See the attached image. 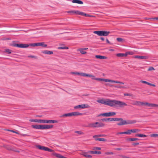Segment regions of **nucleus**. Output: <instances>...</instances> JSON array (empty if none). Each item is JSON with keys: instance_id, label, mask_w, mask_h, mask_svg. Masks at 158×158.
I'll list each match as a JSON object with an SVG mask.
<instances>
[{"instance_id": "nucleus-1", "label": "nucleus", "mask_w": 158, "mask_h": 158, "mask_svg": "<svg viewBox=\"0 0 158 158\" xmlns=\"http://www.w3.org/2000/svg\"><path fill=\"white\" fill-rule=\"evenodd\" d=\"M98 102L108 105L111 107H115L118 106L120 107H122L123 106H127V105L125 102L120 101L116 100H111L107 99L104 100L103 99L97 100Z\"/></svg>"}, {"instance_id": "nucleus-2", "label": "nucleus", "mask_w": 158, "mask_h": 158, "mask_svg": "<svg viewBox=\"0 0 158 158\" xmlns=\"http://www.w3.org/2000/svg\"><path fill=\"white\" fill-rule=\"evenodd\" d=\"M118 119H119V120H116V121H121L120 122L118 123L117 124L119 126H121L126 124H131L132 123H135L136 121H132L128 120L127 121L123 120V119L122 118H117Z\"/></svg>"}, {"instance_id": "nucleus-3", "label": "nucleus", "mask_w": 158, "mask_h": 158, "mask_svg": "<svg viewBox=\"0 0 158 158\" xmlns=\"http://www.w3.org/2000/svg\"><path fill=\"white\" fill-rule=\"evenodd\" d=\"M100 81H103L106 82H109L111 83H116L118 84H120L123 85L124 84V83L123 82L119 81H115L112 80L106 79L104 78H96V80Z\"/></svg>"}, {"instance_id": "nucleus-4", "label": "nucleus", "mask_w": 158, "mask_h": 158, "mask_svg": "<svg viewBox=\"0 0 158 158\" xmlns=\"http://www.w3.org/2000/svg\"><path fill=\"white\" fill-rule=\"evenodd\" d=\"M104 126L105 124L102 122H96L89 124L88 127H89L98 128L103 127Z\"/></svg>"}, {"instance_id": "nucleus-5", "label": "nucleus", "mask_w": 158, "mask_h": 158, "mask_svg": "<svg viewBox=\"0 0 158 158\" xmlns=\"http://www.w3.org/2000/svg\"><path fill=\"white\" fill-rule=\"evenodd\" d=\"M110 33V31H94V33L97 34L98 36H107Z\"/></svg>"}, {"instance_id": "nucleus-6", "label": "nucleus", "mask_w": 158, "mask_h": 158, "mask_svg": "<svg viewBox=\"0 0 158 158\" xmlns=\"http://www.w3.org/2000/svg\"><path fill=\"white\" fill-rule=\"evenodd\" d=\"M90 107V106L87 104L79 105L74 106L75 109H81Z\"/></svg>"}, {"instance_id": "nucleus-7", "label": "nucleus", "mask_w": 158, "mask_h": 158, "mask_svg": "<svg viewBox=\"0 0 158 158\" xmlns=\"http://www.w3.org/2000/svg\"><path fill=\"white\" fill-rule=\"evenodd\" d=\"M12 46L14 47L23 48H27L29 46V45L23 44L14 43L12 44Z\"/></svg>"}, {"instance_id": "nucleus-8", "label": "nucleus", "mask_w": 158, "mask_h": 158, "mask_svg": "<svg viewBox=\"0 0 158 158\" xmlns=\"http://www.w3.org/2000/svg\"><path fill=\"white\" fill-rule=\"evenodd\" d=\"M36 147L39 149L42 150H44L45 151H48L49 152H53L54 151V150L51 149L48 147L43 146H42L40 145H37L36 146Z\"/></svg>"}, {"instance_id": "nucleus-9", "label": "nucleus", "mask_w": 158, "mask_h": 158, "mask_svg": "<svg viewBox=\"0 0 158 158\" xmlns=\"http://www.w3.org/2000/svg\"><path fill=\"white\" fill-rule=\"evenodd\" d=\"M115 112H110L102 113L98 115V116H102L104 117H110L113 116L116 114Z\"/></svg>"}, {"instance_id": "nucleus-10", "label": "nucleus", "mask_w": 158, "mask_h": 158, "mask_svg": "<svg viewBox=\"0 0 158 158\" xmlns=\"http://www.w3.org/2000/svg\"><path fill=\"white\" fill-rule=\"evenodd\" d=\"M119 119H118L117 118H103L101 119V121H102L107 122L108 121H116V120H119Z\"/></svg>"}, {"instance_id": "nucleus-11", "label": "nucleus", "mask_w": 158, "mask_h": 158, "mask_svg": "<svg viewBox=\"0 0 158 158\" xmlns=\"http://www.w3.org/2000/svg\"><path fill=\"white\" fill-rule=\"evenodd\" d=\"M143 105H147L149 106L150 107H158V105L156 104H152V103H148V102H145L144 103L143 102Z\"/></svg>"}, {"instance_id": "nucleus-12", "label": "nucleus", "mask_w": 158, "mask_h": 158, "mask_svg": "<svg viewBox=\"0 0 158 158\" xmlns=\"http://www.w3.org/2000/svg\"><path fill=\"white\" fill-rule=\"evenodd\" d=\"M143 102L136 101H133L131 103L133 105L136 106L143 105Z\"/></svg>"}, {"instance_id": "nucleus-13", "label": "nucleus", "mask_w": 158, "mask_h": 158, "mask_svg": "<svg viewBox=\"0 0 158 158\" xmlns=\"http://www.w3.org/2000/svg\"><path fill=\"white\" fill-rule=\"evenodd\" d=\"M53 125H42V130L51 129L53 127Z\"/></svg>"}, {"instance_id": "nucleus-14", "label": "nucleus", "mask_w": 158, "mask_h": 158, "mask_svg": "<svg viewBox=\"0 0 158 158\" xmlns=\"http://www.w3.org/2000/svg\"><path fill=\"white\" fill-rule=\"evenodd\" d=\"M52 155L53 156H54L58 158H67L66 157H65L59 154H58L56 153V152H53L52 154Z\"/></svg>"}, {"instance_id": "nucleus-15", "label": "nucleus", "mask_w": 158, "mask_h": 158, "mask_svg": "<svg viewBox=\"0 0 158 158\" xmlns=\"http://www.w3.org/2000/svg\"><path fill=\"white\" fill-rule=\"evenodd\" d=\"M31 126L34 129H42V125H33Z\"/></svg>"}, {"instance_id": "nucleus-16", "label": "nucleus", "mask_w": 158, "mask_h": 158, "mask_svg": "<svg viewBox=\"0 0 158 158\" xmlns=\"http://www.w3.org/2000/svg\"><path fill=\"white\" fill-rule=\"evenodd\" d=\"M134 58H135L143 59H148V57L145 56H135Z\"/></svg>"}, {"instance_id": "nucleus-17", "label": "nucleus", "mask_w": 158, "mask_h": 158, "mask_svg": "<svg viewBox=\"0 0 158 158\" xmlns=\"http://www.w3.org/2000/svg\"><path fill=\"white\" fill-rule=\"evenodd\" d=\"M88 153H89L88 152H82V155L86 158H91L92 156L88 154Z\"/></svg>"}, {"instance_id": "nucleus-18", "label": "nucleus", "mask_w": 158, "mask_h": 158, "mask_svg": "<svg viewBox=\"0 0 158 158\" xmlns=\"http://www.w3.org/2000/svg\"><path fill=\"white\" fill-rule=\"evenodd\" d=\"M37 46H42L43 47H46L47 45L44 44V42L37 43Z\"/></svg>"}, {"instance_id": "nucleus-19", "label": "nucleus", "mask_w": 158, "mask_h": 158, "mask_svg": "<svg viewBox=\"0 0 158 158\" xmlns=\"http://www.w3.org/2000/svg\"><path fill=\"white\" fill-rule=\"evenodd\" d=\"M89 153H90L92 154H100L101 153L100 151H88Z\"/></svg>"}, {"instance_id": "nucleus-20", "label": "nucleus", "mask_w": 158, "mask_h": 158, "mask_svg": "<svg viewBox=\"0 0 158 158\" xmlns=\"http://www.w3.org/2000/svg\"><path fill=\"white\" fill-rule=\"evenodd\" d=\"M46 123H57L58 121L56 120H46Z\"/></svg>"}, {"instance_id": "nucleus-21", "label": "nucleus", "mask_w": 158, "mask_h": 158, "mask_svg": "<svg viewBox=\"0 0 158 158\" xmlns=\"http://www.w3.org/2000/svg\"><path fill=\"white\" fill-rule=\"evenodd\" d=\"M72 2L73 3H77L80 4H82L83 3L82 1L79 0H73Z\"/></svg>"}, {"instance_id": "nucleus-22", "label": "nucleus", "mask_w": 158, "mask_h": 158, "mask_svg": "<svg viewBox=\"0 0 158 158\" xmlns=\"http://www.w3.org/2000/svg\"><path fill=\"white\" fill-rule=\"evenodd\" d=\"M95 57L96 58L101 59H105L107 58V57L101 55H96Z\"/></svg>"}, {"instance_id": "nucleus-23", "label": "nucleus", "mask_w": 158, "mask_h": 158, "mask_svg": "<svg viewBox=\"0 0 158 158\" xmlns=\"http://www.w3.org/2000/svg\"><path fill=\"white\" fill-rule=\"evenodd\" d=\"M127 53H118L116 54V56L119 57H123L127 56Z\"/></svg>"}, {"instance_id": "nucleus-24", "label": "nucleus", "mask_w": 158, "mask_h": 158, "mask_svg": "<svg viewBox=\"0 0 158 158\" xmlns=\"http://www.w3.org/2000/svg\"><path fill=\"white\" fill-rule=\"evenodd\" d=\"M72 116H78L82 115V113L78 112H72Z\"/></svg>"}, {"instance_id": "nucleus-25", "label": "nucleus", "mask_w": 158, "mask_h": 158, "mask_svg": "<svg viewBox=\"0 0 158 158\" xmlns=\"http://www.w3.org/2000/svg\"><path fill=\"white\" fill-rule=\"evenodd\" d=\"M44 54L50 55L53 53V52L52 51H49L48 50H45L42 52Z\"/></svg>"}, {"instance_id": "nucleus-26", "label": "nucleus", "mask_w": 158, "mask_h": 158, "mask_svg": "<svg viewBox=\"0 0 158 158\" xmlns=\"http://www.w3.org/2000/svg\"><path fill=\"white\" fill-rule=\"evenodd\" d=\"M72 116V113H68L63 114L61 117Z\"/></svg>"}, {"instance_id": "nucleus-27", "label": "nucleus", "mask_w": 158, "mask_h": 158, "mask_svg": "<svg viewBox=\"0 0 158 158\" xmlns=\"http://www.w3.org/2000/svg\"><path fill=\"white\" fill-rule=\"evenodd\" d=\"M135 136L136 137H146L147 136V135L143 134H137L135 135Z\"/></svg>"}, {"instance_id": "nucleus-28", "label": "nucleus", "mask_w": 158, "mask_h": 158, "mask_svg": "<svg viewBox=\"0 0 158 158\" xmlns=\"http://www.w3.org/2000/svg\"><path fill=\"white\" fill-rule=\"evenodd\" d=\"M77 51H80L82 54H85L86 53V52L85 51V50H84L83 48L79 49H78Z\"/></svg>"}, {"instance_id": "nucleus-29", "label": "nucleus", "mask_w": 158, "mask_h": 158, "mask_svg": "<svg viewBox=\"0 0 158 158\" xmlns=\"http://www.w3.org/2000/svg\"><path fill=\"white\" fill-rule=\"evenodd\" d=\"M115 88H118V89H126L127 87L124 86H123L121 85H115L114 86Z\"/></svg>"}, {"instance_id": "nucleus-30", "label": "nucleus", "mask_w": 158, "mask_h": 158, "mask_svg": "<svg viewBox=\"0 0 158 158\" xmlns=\"http://www.w3.org/2000/svg\"><path fill=\"white\" fill-rule=\"evenodd\" d=\"M95 140H98L103 142H105L106 141V139L103 138H99L98 139H95Z\"/></svg>"}, {"instance_id": "nucleus-31", "label": "nucleus", "mask_w": 158, "mask_h": 158, "mask_svg": "<svg viewBox=\"0 0 158 158\" xmlns=\"http://www.w3.org/2000/svg\"><path fill=\"white\" fill-rule=\"evenodd\" d=\"M132 132L138 133L140 131V130L138 129H131Z\"/></svg>"}, {"instance_id": "nucleus-32", "label": "nucleus", "mask_w": 158, "mask_h": 158, "mask_svg": "<svg viewBox=\"0 0 158 158\" xmlns=\"http://www.w3.org/2000/svg\"><path fill=\"white\" fill-rule=\"evenodd\" d=\"M114 154V152H107L105 153V154L106 155H113Z\"/></svg>"}, {"instance_id": "nucleus-33", "label": "nucleus", "mask_w": 158, "mask_h": 158, "mask_svg": "<svg viewBox=\"0 0 158 158\" xmlns=\"http://www.w3.org/2000/svg\"><path fill=\"white\" fill-rule=\"evenodd\" d=\"M89 74H87L84 73H80V75L83 76L84 77H89Z\"/></svg>"}, {"instance_id": "nucleus-34", "label": "nucleus", "mask_w": 158, "mask_h": 158, "mask_svg": "<svg viewBox=\"0 0 158 158\" xmlns=\"http://www.w3.org/2000/svg\"><path fill=\"white\" fill-rule=\"evenodd\" d=\"M75 14L82 15L83 12H81L79 10H75Z\"/></svg>"}, {"instance_id": "nucleus-35", "label": "nucleus", "mask_w": 158, "mask_h": 158, "mask_svg": "<svg viewBox=\"0 0 158 158\" xmlns=\"http://www.w3.org/2000/svg\"><path fill=\"white\" fill-rule=\"evenodd\" d=\"M138 140V139L136 138H129L127 139L128 141H134Z\"/></svg>"}, {"instance_id": "nucleus-36", "label": "nucleus", "mask_w": 158, "mask_h": 158, "mask_svg": "<svg viewBox=\"0 0 158 158\" xmlns=\"http://www.w3.org/2000/svg\"><path fill=\"white\" fill-rule=\"evenodd\" d=\"M75 133H76L80 135H84V133L81 131H75Z\"/></svg>"}, {"instance_id": "nucleus-37", "label": "nucleus", "mask_w": 158, "mask_h": 158, "mask_svg": "<svg viewBox=\"0 0 158 158\" xmlns=\"http://www.w3.org/2000/svg\"><path fill=\"white\" fill-rule=\"evenodd\" d=\"M46 120L38 119L39 123H46Z\"/></svg>"}, {"instance_id": "nucleus-38", "label": "nucleus", "mask_w": 158, "mask_h": 158, "mask_svg": "<svg viewBox=\"0 0 158 158\" xmlns=\"http://www.w3.org/2000/svg\"><path fill=\"white\" fill-rule=\"evenodd\" d=\"M105 136V135H94L93 136V138L98 137H103V136Z\"/></svg>"}, {"instance_id": "nucleus-39", "label": "nucleus", "mask_w": 158, "mask_h": 158, "mask_svg": "<svg viewBox=\"0 0 158 158\" xmlns=\"http://www.w3.org/2000/svg\"><path fill=\"white\" fill-rule=\"evenodd\" d=\"M89 77H91L92 79L96 80V78L94 76L90 74H89Z\"/></svg>"}, {"instance_id": "nucleus-40", "label": "nucleus", "mask_w": 158, "mask_h": 158, "mask_svg": "<svg viewBox=\"0 0 158 158\" xmlns=\"http://www.w3.org/2000/svg\"><path fill=\"white\" fill-rule=\"evenodd\" d=\"M30 121L31 122L38 123V119H30Z\"/></svg>"}, {"instance_id": "nucleus-41", "label": "nucleus", "mask_w": 158, "mask_h": 158, "mask_svg": "<svg viewBox=\"0 0 158 158\" xmlns=\"http://www.w3.org/2000/svg\"><path fill=\"white\" fill-rule=\"evenodd\" d=\"M151 136L152 137H158V134H152L151 135Z\"/></svg>"}, {"instance_id": "nucleus-42", "label": "nucleus", "mask_w": 158, "mask_h": 158, "mask_svg": "<svg viewBox=\"0 0 158 158\" xmlns=\"http://www.w3.org/2000/svg\"><path fill=\"white\" fill-rule=\"evenodd\" d=\"M58 48L59 49H68V48L66 47H59Z\"/></svg>"}, {"instance_id": "nucleus-43", "label": "nucleus", "mask_w": 158, "mask_h": 158, "mask_svg": "<svg viewBox=\"0 0 158 158\" xmlns=\"http://www.w3.org/2000/svg\"><path fill=\"white\" fill-rule=\"evenodd\" d=\"M116 40L118 41L119 42H122L123 40V39L121 38H117L116 39Z\"/></svg>"}, {"instance_id": "nucleus-44", "label": "nucleus", "mask_w": 158, "mask_h": 158, "mask_svg": "<svg viewBox=\"0 0 158 158\" xmlns=\"http://www.w3.org/2000/svg\"><path fill=\"white\" fill-rule=\"evenodd\" d=\"M132 132L131 130H128L126 131V134L128 135H130Z\"/></svg>"}, {"instance_id": "nucleus-45", "label": "nucleus", "mask_w": 158, "mask_h": 158, "mask_svg": "<svg viewBox=\"0 0 158 158\" xmlns=\"http://www.w3.org/2000/svg\"><path fill=\"white\" fill-rule=\"evenodd\" d=\"M82 16H87V17H92V16L89 15H88V14H86L83 12V14H82Z\"/></svg>"}, {"instance_id": "nucleus-46", "label": "nucleus", "mask_w": 158, "mask_h": 158, "mask_svg": "<svg viewBox=\"0 0 158 158\" xmlns=\"http://www.w3.org/2000/svg\"><path fill=\"white\" fill-rule=\"evenodd\" d=\"M93 149L94 150H100L101 149V148L100 147H94L93 148Z\"/></svg>"}, {"instance_id": "nucleus-47", "label": "nucleus", "mask_w": 158, "mask_h": 158, "mask_svg": "<svg viewBox=\"0 0 158 158\" xmlns=\"http://www.w3.org/2000/svg\"><path fill=\"white\" fill-rule=\"evenodd\" d=\"M139 82L142 83H143L146 84L148 85V82H147L145 81L141 80L139 81Z\"/></svg>"}, {"instance_id": "nucleus-48", "label": "nucleus", "mask_w": 158, "mask_h": 158, "mask_svg": "<svg viewBox=\"0 0 158 158\" xmlns=\"http://www.w3.org/2000/svg\"><path fill=\"white\" fill-rule=\"evenodd\" d=\"M155 70V69H154V68L153 67H150L148 69V71H151V70Z\"/></svg>"}, {"instance_id": "nucleus-49", "label": "nucleus", "mask_w": 158, "mask_h": 158, "mask_svg": "<svg viewBox=\"0 0 158 158\" xmlns=\"http://www.w3.org/2000/svg\"><path fill=\"white\" fill-rule=\"evenodd\" d=\"M71 73L72 74L80 75V73L78 72H73Z\"/></svg>"}, {"instance_id": "nucleus-50", "label": "nucleus", "mask_w": 158, "mask_h": 158, "mask_svg": "<svg viewBox=\"0 0 158 158\" xmlns=\"http://www.w3.org/2000/svg\"><path fill=\"white\" fill-rule=\"evenodd\" d=\"M37 43H34L33 44H30V46L33 47L37 46Z\"/></svg>"}, {"instance_id": "nucleus-51", "label": "nucleus", "mask_w": 158, "mask_h": 158, "mask_svg": "<svg viewBox=\"0 0 158 158\" xmlns=\"http://www.w3.org/2000/svg\"><path fill=\"white\" fill-rule=\"evenodd\" d=\"M5 51L7 52L8 54H10L11 53V51L9 49H6V50Z\"/></svg>"}, {"instance_id": "nucleus-52", "label": "nucleus", "mask_w": 158, "mask_h": 158, "mask_svg": "<svg viewBox=\"0 0 158 158\" xmlns=\"http://www.w3.org/2000/svg\"><path fill=\"white\" fill-rule=\"evenodd\" d=\"M28 57H31L32 58H34L35 59L37 58V57L36 56H28Z\"/></svg>"}, {"instance_id": "nucleus-53", "label": "nucleus", "mask_w": 158, "mask_h": 158, "mask_svg": "<svg viewBox=\"0 0 158 158\" xmlns=\"http://www.w3.org/2000/svg\"><path fill=\"white\" fill-rule=\"evenodd\" d=\"M126 134V131L125 132H119L117 133V135L118 134Z\"/></svg>"}, {"instance_id": "nucleus-54", "label": "nucleus", "mask_w": 158, "mask_h": 158, "mask_svg": "<svg viewBox=\"0 0 158 158\" xmlns=\"http://www.w3.org/2000/svg\"><path fill=\"white\" fill-rule=\"evenodd\" d=\"M75 10H70L68 11V13L75 14Z\"/></svg>"}, {"instance_id": "nucleus-55", "label": "nucleus", "mask_w": 158, "mask_h": 158, "mask_svg": "<svg viewBox=\"0 0 158 158\" xmlns=\"http://www.w3.org/2000/svg\"><path fill=\"white\" fill-rule=\"evenodd\" d=\"M124 95L125 96H131V94L128 93H125Z\"/></svg>"}, {"instance_id": "nucleus-56", "label": "nucleus", "mask_w": 158, "mask_h": 158, "mask_svg": "<svg viewBox=\"0 0 158 158\" xmlns=\"http://www.w3.org/2000/svg\"><path fill=\"white\" fill-rule=\"evenodd\" d=\"M148 85H151V86H154V87L155 86V85L154 84H152V83H150L149 82H148Z\"/></svg>"}, {"instance_id": "nucleus-57", "label": "nucleus", "mask_w": 158, "mask_h": 158, "mask_svg": "<svg viewBox=\"0 0 158 158\" xmlns=\"http://www.w3.org/2000/svg\"><path fill=\"white\" fill-rule=\"evenodd\" d=\"M6 148L8 150H11L12 148L11 147L9 146H7L6 147Z\"/></svg>"}, {"instance_id": "nucleus-58", "label": "nucleus", "mask_w": 158, "mask_h": 158, "mask_svg": "<svg viewBox=\"0 0 158 158\" xmlns=\"http://www.w3.org/2000/svg\"><path fill=\"white\" fill-rule=\"evenodd\" d=\"M7 131H11V132H13V133H17V134L18 133L14 131H13V130H7Z\"/></svg>"}, {"instance_id": "nucleus-59", "label": "nucleus", "mask_w": 158, "mask_h": 158, "mask_svg": "<svg viewBox=\"0 0 158 158\" xmlns=\"http://www.w3.org/2000/svg\"><path fill=\"white\" fill-rule=\"evenodd\" d=\"M150 19V18L148 19ZM152 19H156V20H158V17L154 18H152Z\"/></svg>"}, {"instance_id": "nucleus-60", "label": "nucleus", "mask_w": 158, "mask_h": 158, "mask_svg": "<svg viewBox=\"0 0 158 158\" xmlns=\"http://www.w3.org/2000/svg\"><path fill=\"white\" fill-rule=\"evenodd\" d=\"M115 150H121V148H116L115 149Z\"/></svg>"}, {"instance_id": "nucleus-61", "label": "nucleus", "mask_w": 158, "mask_h": 158, "mask_svg": "<svg viewBox=\"0 0 158 158\" xmlns=\"http://www.w3.org/2000/svg\"><path fill=\"white\" fill-rule=\"evenodd\" d=\"M139 144V143H134L133 144V145H138Z\"/></svg>"}, {"instance_id": "nucleus-62", "label": "nucleus", "mask_w": 158, "mask_h": 158, "mask_svg": "<svg viewBox=\"0 0 158 158\" xmlns=\"http://www.w3.org/2000/svg\"><path fill=\"white\" fill-rule=\"evenodd\" d=\"M100 39L103 41L104 40V38L103 37H102L100 38Z\"/></svg>"}, {"instance_id": "nucleus-63", "label": "nucleus", "mask_w": 158, "mask_h": 158, "mask_svg": "<svg viewBox=\"0 0 158 158\" xmlns=\"http://www.w3.org/2000/svg\"><path fill=\"white\" fill-rule=\"evenodd\" d=\"M83 49H84V50H87L88 49V48H83Z\"/></svg>"}, {"instance_id": "nucleus-64", "label": "nucleus", "mask_w": 158, "mask_h": 158, "mask_svg": "<svg viewBox=\"0 0 158 158\" xmlns=\"http://www.w3.org/2000/svg\"><path fill=\"white\" fill-rule=\"evenodd\" d=\"M106 40V41L107 43H110L109 41L107 39Z\"/></svg>"}]
</instances>
